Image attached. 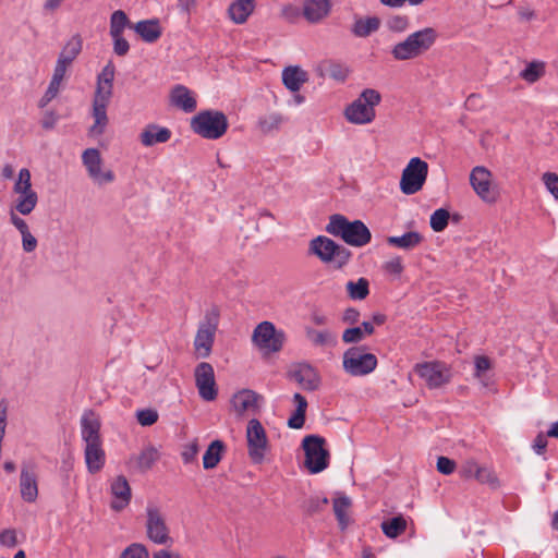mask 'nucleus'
I'll return each instance as SVG.
<instances>
[{"instance_id":"obj_41","label":"nucleus","mask_w":558,"mask_h":558,"mask_svg":"<svg viewBox=\"0 0 558 558\" xmlns=\"http://www.w3.org/2000/svg\"><path fill=\"white\" fill-rule=\"evenodd\" d=\"M347 291L352 300H364L369 293V283L366 278L357 281H348Z\"/></svg>"},{"instance_id":"obj_40","label":"nucleus","mask_w":558,"mask_h":558,"mask_svg":"<svg viewBox=\"0 0 558 558\" xmlns=\"http://www.w3.org/2000/svg\"><path fill=\"white\" fill-rule=\"evenodd\" d=\"M160 458L158 450L148 446L144 448L141 453L136 457V464L141 471L149 470Z\"/></svg>"},{"instance_id":"obj_18","label":"nucleus","mask_w":558,"mask_h":558,"mask_svg":"<svg viewBox=\"0 0 558 558\" xmlns=\"http://www.w3.org/2000/svg\"><path fill=\"white\" fill-rule=\"evenodd\" d=\"M263 401V396L256 391L242 389L233 395L231 404L238 415H243L246 412H257Z\"/></svg>"},{"instance_id":"obj_29","label":"nucleus","mask_w":558,"mask_h":558,"mask_svg":"<svg viewBox=\"0 0 558 558\" xmlns=\"http://www.w3.org/2000/svg\"><path fill=\"white\" fill-rule=\"evenodd\" d=\"M254 0H235L228 8V15L235 24H243L247 21L248 16L254 12Z\"/></svg>"},{"instance_id":"obj_61","label":"nucleus","mask_w":558,"mask_h":558,"mask_svg":"<svg viewBox=\"0 0 558 558\" xmlns=\"http://www.w3.org/2000/svg\"><path fill=\"white\" fill-rule=\"evenodd\" d=\"M22 247L25 253H32L37 248V239L31 233V231L21 234Z\"/></svg>"},{"instance_id":"obj_34","label":"nucleus","mask_w":558,"mask_h":558,"mask_svg":"<svg viewBox=\"0 0 558 558\" xmlns=\"http://www.w3.org/2000/svg\"><path fill=\"white\" fill-rule=\"evenodd\" d=\"M16 198L14 199L13 206L11 210L15 214L27 216L29 215L36 207L38 203V195L36 192L25 193V194H16Z\"/></svg>"},{"instance_id":"obj_14","label":"nucleus","mask_w":558,"mask_h":558,"mask_svg":"<svg viewBox=\"0 0 558 558\" xmlns=\"http://www.w3.org/2000/svg\"><path fill=\"white\" fill-rule=\"evenodd\" d=\"M82 162L94 183L104 185L114 181L113 171L101 169L102 158L97 148L85 149L82 154Z\"/></svg>"},{"instance_id":"obj_53","label":"nucleus","mask_w":558,"mask_h":558,"mask_svg":"<svg viewBox=\"0 0 558 558\" xmlns=\"http://www.w3.org/2000/svg\"><path fill=\"white\" fill-rule=\"evenodd\" d=\"M364 338L365 336L363 335L361 327L347 328L342 333V341L344 343H357Z\"/></svg>"},{"instance_id":"obj_48","label":"nucleus","mask_w":558,"mask_h":558,"mask_svg":"<svg viewBox=\"0 0 558 558\" xmlns=\"http://www.w3.org/2000/svg\"><path fill=\"white\" fill-rule=\"evenodd\" d=\"M544 74V65L539 62H531L520 73L521 77L529 82H536Z\"/></svg>"},{"instance_id":"obj_25","label":"nucleus","mask_w":558,"mask_h":558,"mask_svg":"<svg viewBox=\"0 0 558 558\" xmlns=\"http://www.w3.org/2000/svg\"><path fill=\"white\" fill-rule=\"evenodd\" d=\"M330 9L329 0H304L303 15L310 23H318L329 14Z\"/></svg>"},{"instance_id":"obj_62","label":"nucleus","mask_w":558,"mask_h":558,"mask_svg":"<svg viewBox=\"0 0 558 558\" xmlns=\"http://www.w3.org/2000/svg\"><path fill=\"white\" fill-rule=\"evenodd\" d=\"M9 216H10V222L16 228V230L21 234L31 231L27 222L23 218H21L17 214H15L13 210H10Z\"/></svg>"},{"instance_id":"obj_59","label":"nucleus","mask_w":558,"mask_h":558,"mask_svg":"<svg viewBox=\"0 0 558 558\" xmlns=\"http://www.w3.org/2000/svg\"><path fill=\"white\" fill-rule=\"evenodd\" d=\"M300 14L301 11L299 7L292 3H287L281 8V16L289 22H294L296 19H299Z\"/></svg>"},{"instance_id":"obj_56","label":"nucleus","mask_w":558,"mask_h":558,"mask_svg":"<svg viewBox=\"0 0 558 558\" xmlns=\"http://www.w3.org/2000/svg\"><path fill=\"white\" fill-rule=\"evenodd\" d=\"M437 471L441 474H452L456 469V462L447 457H439L437 459Z\"/></svg>"},{"instance_id":"obj_28","label":"nucleus","mask_w":558,"mask_h":558,"mask_svg":"<svg viewBox=\"0 0 558 558\" xmlns=\"http://www.w3.org/2000/svg\"><path fill=\"white\" fill-rule=\"evenodd\" d=\"M20 490L23 500L33 502L38 496L36 475L27 468H23L20 475Z\"/></svg>"},{"instance_id":"obj_24","label":"nucleus","mask_w":558,"mask_h":558,"mask_svg":"<svg viewBox=\"0 0 558 558\" xmlns=\"http://www.w3.org/2000/svg\"><path fill=\"white\" fill-rule=\"evenodd\" d=\"M337 244L338 243L327 236L318 235L311 241L310 252L316 255L322 262H332Z\"/></svg>"},{"instance_id":"obj_52","label":"nucleus","mask_w":558,"mask_h":558,"mask_svg":"<svg viewBox=\"0 0 558 558\" xmlns=\"http://www.w3.org/2000/svg\"><path fill=\"white\" fill-rule=\"evenodd\" d=\"M136 417L142 426H150L157 422L158 413L155 410L145 409L137 411Z\"/></svg>"},{"instance_id":"obj_60","label":"nucleus","mask_w":558,"mask_h":558,"mask_svg":"<svg viewBox=\"0 0 558 558\" xmlns=\"http://www.w3.org/2000/svg\"><path fill=\"white\" fill-rule=\"evenodd\" d=\"M480 468L481 465H478L477 462L474 460H469L462 465L461 475L464 478H475Z\"/></svg>"},{"instance_id":"obj_44","label":"nucleus","mask_w":558,"mask_h":558,"mask_svg":"<svg viewBox=\"0 0 558 558\" xmlns=\"http://www.w3.org/2000/svg\"><path fill=\"white\" fill-rule=\"evenodd\" d=\"M31 172L28 169L23 168L19 172L17 180L15 181L13 185V192L15 194H25V193H32L35 192L32 189V181H31Z\"/></svg>"},{"instance_id":"obj_64","label":"nucleus","mask_w":558,"mask_h":558,"mask_svg":"<svg viewBox=\"0 0 558 558\" xmlns=\"http://www.w3.org/2000/svg\"><path fill=\"white\" fill-rule=\"evenodd\" d=\"M58 120V114L52 110H48L44 113V117L41 119V126L45 130H52L57 124Z\"/></svg>"},{"instance_id":"obj_16","label":"nucleus","mask_w":558,"mask_h":558,"mask_svg":"<svg viewBox=\"0 0 558 558\" xmlns=\"http://www.w3.org/2000/svg\"><path fill=\"white\" fill-rule=\"evenodd\" d=\"M194 375L199 397L205 401H214L218 395L214 367L207 362H202L196 366Z\"/></svg>"},{"instance_id":"obj_1","label":"nucleus","mask_w":558,"mask_h":558,"mask_svg":"<svg viewBox=\"0 0 558 558\" xmlns=\"http://www.w3.org/2000/svg\"><path fill=\"white\" fill-rule=\"evenodd\" d=\"M81 436L85 444L84 456L90 474L98 473L105 465L106 454L100 437V421L94 411H85L81 417Z\"/></svg>"},{"instance_id":"obj_38","label":"nucleus","mask_w":558,"mask_h":558,"mask_svg":"<svg viewBox=\"0 0 558 558\" xmlns=\"http://www.w3.org/2000/svg\"><path fill=\"white\" fill-rule=\"evenodd\" d=\"M350 507L351 499L348 496L342 495L333 499V512L342 530L348 525V510Z\"/></svg>"},{"instance_id":"obj_35","label":"nucleus","mask_w":558,"mask_h":558,"mask_svg":"<svg viewBox=\"0 0 558 558\" xmlns=\"http://www.w3.org/2000/svg\"><path fill=\"white\" fill-rule=\"evenodd\" d=\"M306 338L311 341V343L315 347H331L336 345L337 337L330 330H317L314 328H306L305 330Z\"/></svg>"},{"instance_id":"obj_58","label":"nucleus","mask_w":558,"mask_h":558,"mask_svg":"<svg viewBox=\"0 0 558 558\" xmlns=\"http://www.w3.org/2000/svg\"><path fill=\"white\" fill-rule=\"evenodd\" d=\"M113 40V51L117 56L123 57L130 50V45L128 40L122 36L118 35V37H111Z\"/></svg>"},{"instance_id":"obj_20","label":"nucleus","mask_w":558,"mask_h":558,"mask_svg":"<svg viewBox=\"0 0 558 558\" xmlns=\"http://www.w3.org/2000/svg\"><path fill=\"white\" fill-rule=\"evenodd\" d=\"M316 71L320 77H330L340 83H343L350 74V68L345 63L333 59L320 61Z\"/></svg>"},{"instance_id":"obj_50","label":"nucleus","mask_w":558,"mask_h":558,"mask_svg":"<svg viewBox=\"0 0 558 558\" xmlns=\"http://www.w3.org/2000/svg\"><path fill=\"white\" fill-rule=\"evenodd\" d=\"M120 558H149V555L144 545L132 544L124 549Z\"/></svg>"},{"instance_id":"obj_6","label":"nucleus","mask_w":558,"mask_h":558,"mask_svg":"<svg viewBox=\"0 0 558 558\" xmlns=\"http://www.w3.org/2000/svg\"><path fill=\"white\" fill-rule=\"evenodd\" d=\"M220 311L214 305L206 311L204 319L199 323L194 339V348L199 357H207L211 353L215 333L219 324Z\"/></svg>"},{"instance_id":"obj_26","label":"nucleus","mask_w":558,"mask_h":558,"mask_svg":"<svg viewBox=\"0 0 558 558\" xmlns=\"http://www.w3.org/2000/svg\"><path fill=\"white\" fill-rule=\"evenodd\" d=\"M135 33L148 44L157 41L161 34L162 28L158 19L143 20L133 26Z\"/></svg>"},{"instance_id":"obj_42","label":"nucleus","mask_w":558,"mask_h":558,"mask_svg":"<svg viewBox=\"0 0 558 558\" xmlns=\"http://www.w3.org/2000/svg\"><path fill=\"white\" fill-rule=\"evenodd\" d=\"M130 21L128 15L122 10H117L111 14L110 17V36L118 37V35H122L123 31L126 26H129Z\"/></svg>"},{"instance_id":"obj_55","label":"nucleus","mask_w":558,"mask_h":558,"mask_svg":"<svg viewBox=\"0 0 558 558\" xmlns=\"http://www.w3.org/2000/svg\"><path fill=\"white\" fill-rule=\"evenodd\" d=\"M17 545L16 531L13 529H5L0 532V546L13 548Z\"/></svg>"},{"instance_id":"obj_39","label":"nucleus","mask_w":558,"mask_h":558,"mask_svg":"<svg viewBox=\"0 0 558 558\" xmlns=\"http://www.w3.org/2000/svg\"><path fill=\"white\" fill-rule=\"evenodd\" d=\"M114 80V66L111 62H109L100 72L97 77V87L95 93H99L100 90L108 92V97L112 96V83Z\"/></svg>"},{"instance_id":"obj_37","label":"nucleus","mask_w":558,"mask_h":558,"mask_svg":"<svg viewBox=\"0 0 558 558\" xmlns=\"http://www.w3.org/2000/svg\"><path fill=\"white\" fill-rule=\"evenodd\" d=\"M474 377L484 386L487 387L490 383L488 372L492 368L490 360L485 355H478L474 359Z\"/></svg>"},{"instance_id":"obj_49","label":"nucleus","mask_w":558,"mask_h":558,"mask_svg":"<svg viewBox=\"0 0 558 558\" xmlns=\"http://www.w3.org/2000/svg\"><path fill=\"white\" fill-rule=\"evenodd\" d=\"M82 45H83V41H82L81 36L74 35L68 40V43L64 45V47L62 48L60 53L64 54L65 57L68 56L70 58H72L73 60H75L82 50Z\"/></svg>"},{"instance_id":"obj_3","label":"nucleus","mask_w":558,"mask_h":558,"mask_svg":"<svg viewBox=\"0 0 558 558\" xmlns=\"http://www.w3.org/2000/svg\"><path fill=\"white\" fill-rule=\"evenodd\" d=\"M326 231L355 247H362L368 244L372 239L371 231L363 221H350L340 214L330 216Z\"/></svg>"},{"instance_id":"obj_47","label":"nucleus","mask_w":558,"mask_h":558,"mask_svg":"<svg viewBox=\"0 0 558 558\" xmlns=\"http://www.w3.org/2000/svg\"><path fill=\"white\" fill-rule=\"evenodd\" d=\"M386 26L392 33H404L410 28V19L407 15H393L387 20Z\"/></svg>"},{"instance_id":"obj_54","label":"nucleus","mask_w":558,"mask_h":558,"mask_svg":"<svg viewBox=\"0 0 558 558\" xmlns=\"http://www.w3.org/2000/svg\"><path fill=\"white\" fill-rule=\"evenodd\" d=\"M543 182L547 191L558 199V175L554 172H545L543 174Z\"/></svg>"},{"instance_id":"obj_30","label":"nucleus","mask_w":558,"mask_h":558,"mask_svg":"<svg viewBox=\"0 0 558 558\" xmlns=\"http://www.w3.org/2000/svg\"><path fill=\"white\" fill-rule=\"evenodd\" d=\"M171 137V131L168 128L156 124L148 125L141 134V142L149 147L158 143H166Z\"/></svg>"},{"instance_id":"obj_31","label":"nucleus","mask_w":558,"mask_h":558,"mask_svg":"<svg viewBox=\"0 0 558 558\" xmlns=\"http://www.w3.org/2000/svg\"><path fill=\"white\" fill-rule=\"evenodd\" d=\"M424 238L423 235L417 231H409L403 233L402 235H392L387 238V243L391 246L411 251L415 247H417L422 242Z\"/></svg>"},{"instance_id":"obj_4","label":"nucleus","mask_w":558,"mask_h":558,"mask_svg":"<svg viewBox=\"0 0 558 558\" xmlns=\"http://www.w3.org/2000/svg\"><path fill=\"white\" fill-rule=\"evenodd\" d=\"M381 101V95L374 88H365L344 110L345 119L353 124L371 123L375 117V107Z\"/></svg>"},{"instance_id":"obj_9","label":"nucleus","mask_w":558,"mask_h":558,"mask_svg":"<svg viewBox=\"0 0 558 558\" xmlns=\"http://www.w3.org/2000/svg\"><path fill=\"white\" fill-rule=\"evenodd\" d=\"M428 165L418 157L410 159L402 171L400 180V190L405 195H412L418 192L427 178Z\"/></svg>"},{"instance_id":"obj_15","label":"nucleus","mask_w":558,"mask_h":558,"mask_svg":"<svg viewBox=\"0 0 558 558\" xmlns=\"http://www.w3.org/2000/svg\"><path fill=\"white\" fill-rule=\"evenodd\" d=\"M470 184L482 201L489 204L496 202L498 194L492 186V172L487 168L474 167L470 173Z\"/></svg>"},{"instance_id":"obj_36","label":"nucleus","mask_w":558,"mask_h":558,"mask_svg":"<svg viewBox=\"0 0 558 558\" xmlns=\"http://www.w3.org/2000/svg\"><path fill=\"white\" fill-rule=\"evenodd\" d=\"M383 533L389 538H396L407 529V521L402 515H397L381 522Z\"/></svg>"},{"instance_id":"obj_19","label":"nucleus","mask_w":558,"mask_h":558,"mask_svg":"<svg viewBox=\"0 0 558 558\" xmlns=\"http://www.w3.org/2000/svg\"><path fill=\"white\" fill-rule=\"evenodd\" d=\"M110 493L114 497L110 507L114 511L123 510L131 501L132 493L125 476H117L110 484Z\"/></svg>"},{"instance_id":"obj_2","label":"nucleus","mask_w":558,"mask_h":558,"mask_svg":"<svg viewBox=\"0 0 558 558\" xmlns=\"http://www.w3.org/2000/svg\"><path fill=\"white\" fill-rule=\"evenodd\" d=\"M438 33L433 27H424L409 34L403 40L391 47L390 53L396 61L420 58L436 43Z\"/></svg>"},{"instance_id":"obj_12","label":"nucleus","mask_w":558,"mask_h":558,"mask_svg":"<svg viewBox=\"0 0 558 558\" xmlns=\"http://www.w3.org/2000/svg\"><path fill=\"white\" fill-rule=\"evenodd\" d=\"M252 340L260 350L278 352L283 345L284 332L277 330L270 322H262L254 329Z\"/></svg>"},{"instance_id":"obj_57","label":"nucleus","mask_w":558,"mask_h":558,"mask_svg":"<svg viewBox=\"0 0 558 558\" xmlns=\"http://www.w3.org/2000/svg\"><path fill=\"white\" fill-rule=\"evenodd\" d=\"M350 258L351 252L347 247L337 244V248L335 250V258L332 262H335L338 267H342L350 260Z\"/></svg>"},{"instance_id":"obj_5","label":"nucleus","mask_w":558,"mask_h":558,"mask_svg":"<svg viewBox=\"0 0 558 558\" xmlns=\"http://www.w3.org/2000/svg\"><path fill=\"white\" fill-rule=\"evenodd\" d=\"M229 123L222 111L204 110L191 119V129L194 133L206 140H218L222 137Z\"/></svg>"},{"instance_id":"obj_10","label":"nucleus","mask_w":558,"mask_h":558,"mask_svg":"<svg viewBox=\"0 0 558 558\" xmlns=\"http://www.w3.org/2000/svg\"><path fill=\"white\" fill-rule=\"evenodd\" d=\"M248 456L254 463H262L268 449L266 430L257 418L248 421L246 426Z\"/></svg>"},{"instance_id":"obj_17","label":"nucleus","mask_w":558,"mask_h":558,"mask_svg":"<svg viewBox=\"0 0 558 558\" xmlns=\"http://www.w3.org/2000/svg\"><path fill=\"white\" fill-rule=\"evenodd\" d=\"M111 97H108V92L95 93L93 97L92 117L94 119L93 125L89 128L88 133L92 136L102 135L109 123L107 116V108Z\"/></svg>"},{"instance_id":"obj_11","label":"nucleus","mask_w":558,"mask_h":558,"mask_svg":"<svg viewBox=\"0 0 558 558\" xmlns=\"http://www.w3.org/2000/svg\"><path fill=\"white\" fill-rule=\"evenodd\" d=\"M415 373L425 380L429 389H437L451 380L450 367L438 361L424 362L415 365Z\"/></svg>"},{"instance_id":"obj_8","label":"nucleus","mask_w":558,"mask_h":558,"mask_svg":"<svg viewBox=\"0 0 558 558\" xmlns=\"http://www.w3.org/2000/svg\"><path fill=\"white\" fill-rule=\"evenodd\" d=\"M377 366V357L366 352L364 347H352L343 353L342 367L351 376L360 377L371 374Z\"/></svg>"},{"instance_id":"obj_27","label":"nucleus","mask_w":558,"mask_h":558,"mask_svg":"<svg viewBox=\"0 0 558 558\" xmlns=\"http://www.w3.org/2000/svg\"><path fill=\"white\" fill-rule=\"evenodd\" d=\"M308 80L306 71L298 65H290L282 71V83L287 89L296 93Z\"/></svg>"},{"instance_id":"obj_43","label":"nucleus","mask_w":558,"mask_h":558,"mask_svg":"<svg viewBox=\"0 0 558 558\" xmlns=\"http://www.w3.org/2000/svg\"><path fill=\"white\" fill-rule=\"evenodd\" d=\"M328 502L327 497L315 495L306 498L301 507L306 514L313 515L323 511Z\"/></svg>"},{"instance_id":"obj_63","label":"nucleus","mask_w":558,"mask_h":558,"mask_svg":"<svg viewBox=\"0 0 558 558\" xmlns=\"http://www.w3.org/2000/svg\"><path fill=\"white\" fill-rule=\"evenodd\" d=\"M384 268L392 275H400L403 271L401 257H393L385 263Z\"/></svg>"},{"instance_id":"obj_46","label":"nucleus","mask_w":558,"mask_h":558,"mask_svg":"<svg viewBox=\"0 0 558 558\" xmlns=\"http://www.w3.org/2000/svg\"><path fill=\"white\" fill-rule=\"evenodd\" d=\"M475 480L481 484L488 485L492 489H497L500 487V481L497 477L496 473L487 466H481L478 473L475 476Z\"/></svg>"},{"instance_id":"obj_45","label":"nucleus","mask_w":558,"mask_h":558,"mask_svg":"<svg viewBox=\"0 0 558 558\" xmlns=\"http://www.w3.org/2000/svg\"><path fill=\"white\" fill-rule=\"evenodd\" d=\"M449 218H450V214L447 209H445V208L436 209L430 216V220H429L430 228L435 232L444 231L446 229V227L448 226Z\"/></svg>"},{"instance_id":"obj_32","label":"nucleus","mask_w":558,"mask_h":558,"mask_svg":"<svg viewBox=\"0 0 558 558\" xmlns=\"http://www.w3.org/2000/svg\"><path fill=\"white\" fill-rule=\"evenodd\" d=\"M380 27V19L368 16L366 19H356L352 25L351 32L355 37L365 38L377 32Z\"/></svg>"},{"instance_id":"obj_7","label":"nucleus","mask_w":558,"mask_h":558,"mask_svg":"<svg viewBox=\"0 0 558 558\" xmlns=\"http://www.w3.org/2000/svg\"><path fill=\"white\" fill-rule=\"evenodd\" d=\"M325 438L318 435H307L303 438L304 464L312 474L320 473L329 465L330 456L325 448Z\"/></svg>"},{"instance_id":"obj_21","label":"nucleus","mask_w":558,"mask_h":558,"mask_svg":"<svg viewBox=\"0 0 558 558\" xmlns=\"http://www.w3.org/2000/svg\"><path fill=\"white\" fill-rule=\"evenodd\" d=\"M170 102L172 106L185 111L193 112L196 109V100L192 92L184 85H174L170 92Z\"/></svg>"},{"instance_id":"obj_13","label":"nucleus","mask_w":558,"mask_h":558,"mask_svg":"<svg viewBox=\"0 0 558 558\" xmlns=\"http://www.w3.org/2000/svg\"><path fill=\"white\" fill-rule=\"evenodd\" d=\"M146 518V534L151 542L165 545L171 541L165 517L157 506H147Z\"/></svg>"},{"instance_id":"obj_22","label":"nucleus","mask_w":558,"mask_h":558,"mask_svg":"<svg viewBox=\"0 0 558 558\" xmlns=\"http://www.w3.org/2000/svg\"><path fill=\"white\" fill-rule=\"evenodd\" d=\"M289 118L280 112L271 111L260 116L257 120V129L264 135L278 133Z\"/></svg>"},{"instance_id":"obj_33","label":"nucleus","mask_w":558,"mask_h":558,"mask_svg":"<svg viewBox=\"0 0 558 558\" xmlns=\"http://www.w3.org/2000/svg\"><path fill=\"white\" fill-rule=\"evenodd\" d=\"M225 448V444L219 439L210 442L203 456V466L205 470H211L218 465Z\"/></svg>"},{"instance_id":"obj_23","label":"nucleus","mask_w":558,"mask_h":558,"mask_svg":"<svg viewBox=\"0 0 558 558\" xmlns=\"http://www.w3.org/2000/svg\"><path fill=\"white\" fill-rule=\"evenodd\" d=\"M294 379L303 389L314 391L319 386V377L310 364H301L291 373Z\"/></svg>"},{"instance_id":"obj_51","label":"nucleus","mask_w":558,"mask_h":558,"mask_svg":"<svg viewBox=\"0 0 558 558\" xmlns=\"http://www.w3.org/2000/svg\"><path fill=\"white\" fill-rule=\"evenodd\" d=\"M199 447L197 440H193L192 442L185 445L181 452L182 460L185 464L193 463L196 461V457L198 453Z\"/></svg>"}]
</instances>
